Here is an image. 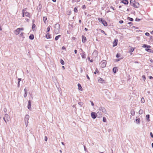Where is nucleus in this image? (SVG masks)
<instances>
[{
  "instance_id": "1",
  "label": "nucleus",
  "mask_w": 153,
  "mask_h": 153,
  "mask_svg": "<svg viewBox=\"0 0 153 153\" xmlns=\"http://www.w3.org/2000/svg\"><path fill=\"white\" fill-rule=\"evenodd\" d=\"M60 25L58 23H57L55 25V33L56 34L58 33L60 29Z\"/></svg>"
},
{
  "instance_id": "2",
  "label": "nucleus",
  "mask_w": 153,
  "mask_h": 153,
  "mask_svg": "<svg viewBox=\"0 0 153 153\" xmlns=\"http://www.w3.org/2000/svg\"><path fill=\"white\" fill-rule=\"evenodd\" d=\"M29 118V116L28 114H27L26 115L25 118V123L26 125V127H27L28 125V120Z\"/></svg>"
},
{
  "instance_id": "3",
  "label": "nucleus",
  "mask_w": 153,
  "mask_h": 153,
  "mask_svg": "<svg viewBox=\"0 0 153 153\" xmlns=\"http://www.w3.org/2000/svg\"><path fill=\"white\" fill-rule=\"evenodd\" d=\"M3 119L4 121L7 123V121H9L10 119L9 116L8 114H5L3 117Z\"/></svg>"
},
{
  "instance_id": "4",
  "label": "nucleus",
  "mask_w": 153,
  "mask_h": 153,
  "mask_svg": "<svg viewBox=\"0 0 153 153\" xmlns=\"http://www.w3.org/2000/svg\"><path fill=\"white\" fill-rule=\"evenodd\" d=\"M131 5L135 8H138L139 7L140 5L139 3L135 2Z\"/></svg>"
},
{
  "instance_id": "5",
  "label": "nucleus",
  "mask_w": 153,
  "mask_h": 153,
  "mask_svg": "<svg viewBox=\"0 0 153 153\" xmlns=\"http://www.w3.org/2000/svg\"><path fill=\"white\" fill-rule=\"evenodd\" d=\"M106 62L105 60H103L102 61H101L100 63V65L101 67L104 68H105L106 66Z\"/></svg>"
},
{
  "instance_id": "6",
  "label": "nucleus",
  "mask_w": 153,
  "mask_h": 153,
  "mask_svg": "<svg viewBox=\"0 0 153 153\" xmlns=\"http://www.w3.org/2000/svg\"><path fill=\"white\" fill-rule=\"evenodd\" d=\"M99 109L102 111L105 114H106L107 113V111L103 107H100L99 108Z\"/></svg>"
},
{
  "instance_id": "7",
  "label": "nucleus",
  "mask_w": 153,
  "mask_h": 153,
  "mask_svg": "<svg viewBox=\"0 0 153 153\" xmlns=\"http://www.w3.org/2000/svg\"><path fill=\"white\" fill-rule=\"evenodd\" d=\"M91 116L92 118L95 119L97 117V114L95 112H92L91 113Z\"/></svg>"
},
{
  "instance_id": "8",
  "label": "nucleus",
  "mask_w": 153,
  "mask_h": 153,
  "mask_svg": "<svg viewBox=\"0 0 153 153\" xmlns=\"http://www.w3.org/2000/svg\"><path fill=\"white\" fill-rule=\"evenodd\" d=\"M81 50L82 51V53H80V55L81 56L82 58L83 59H85L86 58V55L85 54V52L83 51L82 50V49H81Z\"/></svg>"
},
{
  "instance_id": "9",
  "label": "nucleus",
  "mask_w": 153,
  "mask_h": 153,
  "mask_svg": "<svg viewBox=\"0 0 153 153\" xmlns=\"http://www.w3.org/2000/svg\"><path fill=\"white\" fill-rule=\"evenodd\" d=\"M28 105H27V108H28L30 110H31V102L30 100H29L28 101Z\"/></svg>"
},
{
  "instance_id": "10",
  "label": "nucleus",
  "mask_w": 153,
  "mask_h": 153,
  "mask_svg": "<svg viewBox=\"0 0 153 153\" xmlns=\"http://www.w3.org/2000/svg\"><path fill=\"white\" fill-rule=\"evenodd\" d=\"M82 41L83 43H85L87 40L86 37L83 35L82 36Z\"/></svg>"
},
{
  "instance_id": "11",
  "label": "nucleus",
  "mask_w": 153,
  "mask_h": 153,
  "mask_svg": "<svg viewBox=\"0 0 153 153\" xmlns=\"http://www.w3.org/2000/svg\"><path fill=\"white\" fill-rule=\"evenodd\" d=\"M101 22L104 26L105 27L107 26L108 24L106 21L104 20H103Z\"/></svg>"
},
{
  "instance_id": "12",
  "label": "nucleus",
  "mask_w": 153,
  "mask_h": 153,
  "mask_svg": "<svg viewBox=\"0 0 153 153\" xmlns=\"http://www.w3.org/2000/svg\"><path fill=\"white\" fill-rule=\"evenodd\" d=\"M121 2L125 5L128 4V1L127 0H122Z\"/></svg>"
},
{
  "instance_id": "13",
  "label": "nucleus",
  "mask_w": 153,
  "mask_h": 153,
  "mask_svg": "<svg viewBox=\"0 0 153 153\" xmlns=\"http://www.w3.org/2000/svg\"><path fill=\"white\" fill-rule=\"evenodd\" d=\"M140 120L139 118L138 117H136V119L135 120V122L137 124H139L140 123Z\"/></svg>"
},
{
  "instance_id": "14",
  "label": "nucleus",
  "mask_w": 153,
  "mask_h": 153,
  "mask_svg": "<svg viewBox=\"0 0 153 153\" xmlns=\"http://www.w3.org/2000/svg\"><path fill=\"white\" fill-rule=\"evenodd\" d=\"M20 32V31L19 30V29L18 28L16 30H15L14 31L16 35H17L18 34H19Z\"/></svg>"
},
{
  "instance_id": "15",
  "label": "nucleus",
  "mask_w": 153,
  "mask_h": 153,
  "mask_svg": "<svg viewBox=\"0 0 153 153\" xmlns=\"http://www.w3.org/2000/svg\"><path fill=\"white\" fill-rule=\"evenodd\" d=\"M118 40L117 39L114 40L113 42V46L114 47L117 45V44Z\"/></svg>"
},
{
  "instance_id": "16",
  "label": "nucleus",
  "mask_w": 153,
  "mask_h": 153,
  "mask_svg": "<svg viewBox=\"0 0 153 153\" xmlns=\"http://www.w3.org/2000/svg\"><path fill=\"white\" fill-rule=\"evenodd\" d=\"M98 82L100 83H102L104 80L102 79V78H100V77H99L98 78Z\"/></svg>"
},
{
  "instance_id": "17",
  "label": "nucleus",
  "mask_w": 153,
  "mask_h": 153,
  "mask_svg": "<svg viewBox=\"0 0 153 153\" xmlns=\"http://www.w3.org/2000/svg\"><path fill=\"white\" fill-rule=\"evenodd\" d=\"M142 47L144 48H149L151 47V46L150 45H147L144 44L142 46Z\"/></svg>"
},
{
  "instance_id": "18",
  "label": "nucleus",
  "mask_w": 153,
  "mask_h": 153,
  "mask_svg": "<svg viewBox=\"0 0 153 153\" xmlns=\"http://www.w3.org/2000/svg\"><path fill=\"white\" fill-rule=\"evenodd\" d=\"M134 48L131 46L130 48L129 49V52L132 53L134 51Z\"/></svg>"
},
{
  "instance_id": "19",
  "label": "nucleus",
  "mask_w": 153,
  "mask_h": 153,
  "mask_svg": "<svg viewBox=\"0 0 153 153\" xmlns=\"http://www.w3.org/2000/svg\"><path fill=\"white\" fill-rule=\"evenodd\" d=\"M46 37L47 39L51 38V36L49 33H47L46 35Z\"/></svg>"
},
{
  "instance_id": "20",
  "label": "nucleus",
  "mask_w": 153,
  "mask_h": 153,
  "mask_svg": "<svg viewBox=\"0 0 153 153\" xmlns=\"http://www.w3.org/2000/svg\"><path fill=\"white\" fill-rule=\"evenodd\" d=\"M117 71V67H114L113 68V71L114 73H116Z\"/></svg>"
},
{
  "instance_id": "21",
  "label": "nucleus",
  "mask_w": 153,
  "mask_h": 153,
  "mask_svg": "<svg viewBox=\"0 0 153 153\" xmlns=\"http://www.w3.org/2000/svg\"><path fill=\"white\" fill-rule=\"evenodd\" d=\"M29 38L31 40H33L34 38V35L32 34H30L29 36Z\"/></svg>"
},
{
  "instance_id": "22",
  "label": "nucleus",
  "mask_w": 153,
  "mask_h": 153,
  "mask_svg": "<svg viewBox=\"0 0 153 153\" xmlns=\"http://www.w3.org/2000/svg\"><path fill=\"white\" fill-rule=\"evenodd\" d=\"M150 115L149 114H147L146 115V118L148 122H149L150 121V120L149 119Z\"/></svg>"
},
{
  "instance_id": "23",
  "label": "nucleus",
  "mask_w": 153,
  "mask_h": 153,
  "mask_svg": "<svg viewBox=\"0 0 153 153\" xmlns=\"http://www.w3.org/2000/svg\"><path fill=\"white\" fill-rule=\"evenodd\" d=\"M131 114L132 116H134L135 115V111L134 109H132L131 111Z\"/></svg>"
},
{
  "instance_id": "24",
  "label": "nucleus",
  "mask_w": 153,
  "mask_h": 153,
  "mask_svg": "<svg viewBox=\"0 0 153 153\" xmlns=\"http://www.w3.org/2000/svg\"><path fill=\"white\" fill-rule=\"evenodd\" d=\"M78 87L79 90L82 91V87L81 85L79 83L78 84Z\"/></svg>"
},
{
  "instance_id": "25",
  "label": "nucleus",
  "mask_w": 153,
  "mask_h": 153,
  "mask_svg": "<svg viewBox=\"0 0 153 153\" xmlns=\"http://www.w3.org/2000/svg\"><path fill=\"white\" fill-rule=\"evenodd\" d=\"M25 15L26 16L28 17H30V13L27 12H25Z\"/></svg>"
},
{
  "instance_id": "26",
  "label": "nucleus",
  "mask_w": 153,
  "mask_h": 153,
  "mask_svg": "<svg viewBox=\"0 0 153 153\" xmlns=\"http://www.w3.org/2000/svg\"><path fill=\"white\" fill-rule=\"evenodd\" d=\"M92 54L97 56V50H94Z\"/></svg>"
},
{
  "instance_id": "27",
  "label": "nucleus",
  "mask_w": 153,
  "mask_h": 153,
  "mask_svg": "<svg viewBox=\"0 0 153 153\" xmlns=\"http://www.w3.org/2000/svg\"><path fill=\"white\" fill-rule=\"evenodd\" d=\"M61 36L60 35H58L57 36H56V37H55V40L56 41H57V40L59 39V37H61Z\"/></svg>"
},
{
  "instance_id": "28",
  "label": "nucleus",
  "mask_w": 153,
  "mask_h": 153,
  "mask_svg": "<svg viewBox=\"0 0 153 153\" xmlns=\"http://www.w3.org/2000/svg\"><path fill=\"white\" fill-rule=\"evenodd\" d=\"M36 27V26L35 24H33L32 26V29L33 31H34V30H35V29H34Z\"/></svg>"
},
{
  "instance_id": "29",
  "label": "nucleus",
  "mask_w": 153,
  "mask_h": 153,
  "mask_svg": "<svg viewBox=\"0 0 153 153\" xmlns=\"http://www.w3.org/2000/svg\"><path fill=\"white\" fill-rule=\"evenodd\" d=\"M135 2V0H130V4L131 5Z\"/></svg>"
},
{
  "instance_id": "30",
  "label": "nucleus",
  "mask_w": 153,
  "mask_h": 153,
  "mask_svg": "<svg viewBox=\"0 0 153 153\" xmlns=\"http://www.w3.org/2000/svg\"><path fill=\"white\" fill-rule=\"evenodd\" d=\"M145 50L146 51H147V52H150V53L152 51L151 49H148V48H146V49H145Z\"/></svg>"
},
{
  "instance_id": "31",
  "label": "nucleus",
  "mask_w": 153,
  "mask_h": 153,
  "mask_svg": "<svg viewBox=\"0 0 153 153\" xmlns=\"http://www.w3.org/2000/svg\"><path fill=\"white\" fill-rule=\"evenodd\" d=\"M127 19L129 20L130 21H133V20H134V19H133L132 18H130V17H128V18H127Z\"/></svg>"
},
{
  "instance_id": "32",
  "label": "nucleus",
  "mask_w": 153,
  "mask_h": 153,
  "mask_svg": "<svg viewBox=\"0 0 153 153\" xmlns=\"http://www.w3.org/2000/svg\"><path fill=\"white\" fill-rule=\"evenodd\" d=\"M143 112V111L142 109H140L139 112V114H142Z\"/></svg>"
},
{
  "instance_id": "33",
  "label": "nucleus",
  "mask_w": 153,
  "mask_h": 153,
  "mask_svg": "<svg viewBox=\"0 0 153 153\" xmlns=\"http://www.w3.org/2000/svg\"><path fill=\"white\" fill-rule=\"evenodd\" d=\"M60 63L62 65H64L65 64L64 61L62 59H60Z\"/></svg>"
},
{
  "instance_id": "34",
  "label": "nucleus",
  "mask_w": 153,
  "mask_h": 153,
  "mask_svg": "<svg viewBox=\"0 0 153 153\" xmlns=\"http://www.w3.org/2000/svg\"><path fill=\"white\" fill-rule=\"evenodd\" d=\"M141 102L142 103H143L145 102V100L143 97H142L141 100Z\"/></svg>"
},
{
  "instance_id": "35",
  "label": "nucleus",
  "mask_w": 153,
  "mask_h": 153,
  "mask_svg": "<svg viewBox=\"0 0 153 153\" xmlns=\"http://www.w3.org/2000/svg\"><path fill=\"white\" fill-rule=\"evenodd\" d=\"M102 121L104 122H106V118L105 117H103Z\"/></svg>"
},
{
  "instance_id": "36",
  "label": "nucleus",
  "mask_w": 153,
  "mask_h": 153,
  "mask_svg": "<svg viewBox=\"0 0 153 153\" xmlns=\"http://www.w3.org/2000/svg\"><path fill=\"white\" fill-rule=\"evenodd\" d=\"M43 20L45 22V21L47 20V18L46 17H43Z\"/></svg>"
},
{
  "instance_id": "37",
  "label": "nucleus",
  "mask_w": 153,
  "mask_h": 153,
  "mask_svg": "<svg viewBox=\"0 0 153 153\" xmlns=\"http://www.w3.org/2000/svg\"><path fill=\"white\" fill-rule=\"evenodd\" d=\"M98 19L100 22H101L103 20L102 18H98Z\"/></svg>"
},
{
  "instance_id": "38",
  "label": "nucleus",
  "mask_w": 153,
  "mask_h": 153,
  "mask_svg": "<svg viewBox=\"0 0 153 153\" xmlns=\"http://www.w3.org/2000/svg\"><path fill=\"white\" fill-rule=\"evenodd\" d=\"M74 12L76 13L77 12H78L77 9L76 7H75L74 8Z\"/></svg>"
},
{
  "instance_id": "39",
  "label": "nucleus",
  "mask_w": 153,
  "mask_h": 153,
  "mask_svg": "<svg viewBox=\"0 0 153 153\" xmlns=\"http://www.w3.org/2000/svg\"><path fill=\"white\" fill-rule=\"evenodd\" d=\"M24 10H22V17H24L25 16V12H24Z\"/></svg>"
},
{
  "instance_id": "40",
  "label": "nucleus",
  "mask_w": 153,
  "mask_h": 153,
  "mask_svg": "<svg viewBox=\"0 0 153 153\" xmlns=\"http://www.w3.org/2000/svg\"><path fill=\"white\" fill-rule=\"evenodd\" d=\"M143 79L145 81L146 79V77L145 75H143L142 76Z\"/></svg>"
},
{
  "instance_id": "41",
  "label": "nucleus",
  "mask_w": 153,
  "mask_h": 153,
  "mask_svg": "<svg viewBox=\"0 0 153 153\" xmlns=\"http://www.w3.org/2000/svg\"><path fill=\"white\" fill-rule=\"evenodd\" d=\"M128 24L130 26H131L133 25V23L131 22H129L128 23Z\"/></svg>"
},
{
  "instance_id": "42",
  "label": "nucleus",
  "mask_w": 153,
  "mask_h": 153,
  "mask_svg": "<svg viewBox=\"0 0 153 153\" xmlns=\"http://www.w3.org/2000/svg\"><path fill=\"white\" fill-rule=\"evenodd\" d=\"M97 73H99V71L97 70V68L96 69V71L94 72V73L95 74H97Z\"/></svg>"
},
{
  "instance_id": "43",
  "label": "nucleus",
  "mask_w": 153,
  "mask_h": 153,
  "mask_svg": "<svg viewBox=\"0 0 153 153\" xmlns=\"http://www.w3.org/2000/svg\"><path fill=\"white\" fill-rule=\"evenodd\" d=\"M50 26L48 27L47 28V32H49L50 30Z\"/></svg>"
},
{
  "instance_id": "44",
  "label": "nucleus",
  "mask_w": 153,
  "mask_h": 153,
  "mask_svg": "<svg viewBox=\"0 0 153 153\" xmlns=\"http://www.w3.org/2000/svg\"><path fill=\"white\" fill-rule=\"evenodd\" d=\"M141 20V19L136 18L135 19V21L136 22H139Z\"/></svg>"
},
{
  "instance_id": "45",
  "label": "nucleus",
  "mask_w": 153,
  "mask_h": 153,
  "mask_svg": "<svg viewBox=\"0 0 153 153\" xmlns=\"http://www.w3.org/2000/svg\"><path fill=\"white\" fill-rule=\"evenodd\" d=\"M27 92H26L25 93L24 97L25 98H26V97L27 96Z\"/></svg>"
},
{
  "instance_id": "46",
  "label": "nucleus",
  "mask_w": 153,
  "mask_h": 153,
  "mask_svg": "<svg viewBox=\"0 0 153 153\" xmlns=\"http://www.w3.org/2000/svg\"><path fill=\"white\" fill-rule=\"evenodd\" d=\"M18 28L19 29L20 31L21 30H24V28L23 27L19 28Z\"/></svg>"
},
{
  "instance_id": "47",
  "label": "nucleus",
  "mask_w": 153,
  "mask_h": 153,
  "mask_svg": "<svg viewBox=\"0 0 153 153\" xmlns=\"http://www.w3.org/2000/svg\"><path fill=\"white\" fill-rule=\"evenodd\" d=\"M145 35L147 36H149L150 35L149 33L148 32L145 33Z\"/></svg>"
},
{
  "instance_id": "48",
  "label": "nucleus",
  "mask_w": 153,
  "mask_h": 153,
  "mask_svg": "<svg viewBox=\"0 0 153 153\" xmlns=\"http://www.w3.org/2000/svg\"><path fill=\"white\" fill-rule=\"evenodd\" d=\"M84 150L85 151V152H87V150L86 149V147L85 146H84Z\"/></svg>"
},
{
  "instance_id": "49",
  "label": "nucleus",
  "mask_w": 153,
  "mask_h": 153,
  "mask_svg": "<svg viewBox=\"0 0 153 153\" xmlns=\"http://www.w3.org/2000/svg\"><path fill=\"white\" fill-rule=\"evenodd\" d=\"M90 102L91 103V105L92 106H93L94 105V103H93V101H90Z\"/></svg>"
},
{
  "instance_id": "50",
  "label": "nucleus",
  "mask_w": 153,
  "mask_h": 153,
  "mask_svg": "<svg viewBox=\"0 0 153 153\" xmlns=\"http://www.w3.org/2000/svg\"><path fill=\"white\" fill-rule=\"evenodd\" d=\"M101 32L102 33H104V34H105L106 35H107V34L106 33H105V31L103 30H101Z\"/></svg>"
},
{
  "instance_id": "51",
  "label": "nucleus",
  "mask_w": 153,
  "mask_h": 153,
  "mask_svg": "<svg viewBox=\"0 0 153 153\" xmlns=\"http://www.w3.org/2000/svg\"><path fill=\"white\" fill-rule=\"evenodd\" d=\"M78 104L81 106L82 104H83V103L82 102H79L78 103Z\"/></svg>"
},
{
  "instance_id": "52",
  "label": "nucleus",
  "mask_w": 153,
  "mask_h": 153,
  "mask_svg": "<svg viewBox=\"0 0 153 153\" xmlns=\"http://www.w3.org/2000/svg\"><path fill=\"white\" fill-rule=\"evenodd\" d=\"M86 8V7H85V6L84 5H83L82 6V8L83 9H85Z\"/></svg>"
},
{
  "instance_id": "53",
  "label": "nucleus",
  "mask_w": 153,
  "mask_h": 153,
  "mask_svg": "<svg viewBox=\"0 0 153 153\" xmlns=\"http://www.w3.org/2000/svg\"><path fill=\"white\" fill-rule=\"evenodd\" d=\"M120 56L119 54L118 53H117L116 55V57L117 58H119Z\"/></svg>"
},
{
  "instance_id": "54",
  "label": "nucleus",
  "mask_w": 153,
  "mask_h": 153,
  "mask_svg": "<svg viewBox=\"0 0 153 153\" xmlns=\"http://www.w3.org/2000/svg\"><path fill=\"white\" fill-rule=\"evenodd\" d=\"M150 135L151 136V137H153V134L152 132H150Z\"/></svg>"
},
{
  "instance_id": "55",
  "label": "nucleus",
  "mask_w": 153,
  "mask_h": 153,
  "mask_svg": "<svg viewBox=\"0 0 153 153\" xmlns=\"http://www.w3.org/2000/svg\"><path fill=\"white\" fill-rule=\"evenodd\" d=\"M123 22V20H120L119 21V23L120 24H122Z\"/></svg>"
},
{
  "instance_id": "56",
  "label": "nucleus",
  "mask_w": 153,
  "mask_h": 153,
  "mask_svg": "<svg viewBox=\"0 0 153 153\" xmlns=\"http://www.w3.org/2000/svg\"><path fill=\"white\" fill-rule=\"evenodd\" d=\"M47 139H48V138H47V137L46 136H45V141H46L47 140Z\"/></svg>"
},
{
  "instance_id": "57",
  "label": "nucleus",
  "mask_w": 153,
  "mask_h": 153,
  "mask_svg": "<svg viewBox=\"0 0 153 153\" xmlns=\"http://www.w3.org/2000/svg\"><path fill=\"white\" fill-rule=\"evenodd\" d=\"M80 72L81 73H82L83 71V70H82V68H80Z\"/></svg>"
},
{
  "instance_id": "58",
  "label": "nucleus",
  "mask_w": 153,
  "mask_h": 153,
  "mask_svg": "<svg viewBox=\"0 0 153 153\" xmlns=\"http://www.w3.org/2000/svg\"><path fill=\"white\" fill-rule=\"evenodd\" d=\"M86 77L88 79H90V78L87 74L86 75Z\"/></svg>"
},
{
  "instance_id": "59",
  "label": "nucleus",
  "mask_w": 153,
  "mask_h": 153,
  "mask_svg": "<svg viewBox=\"0 0 153 153\" xmlns=\"http://www.w3.org/2000/svg\"><path fill=\"white\" fill-rule=\"evenodd\" d=\"M7 109L6 108H4V111L5 112H6L7 111Z\"/></svg>"
},
{
  "instance_id": "60",
  "label": "nucleus",
  "mask_w": 153,
  "mask_h": 153,
  "mask_svg": "<svg viewBox=\"0 0 153 153\" xmlns=\"http://www.w3.org/2000/svg\"><path fill=\"white\" fill-rule=\"evenodd\" d=\"M149 78L150 79H153V77L151 76H149Z\"/></svg>"
},
{
  "instance_id": "61",
  "label": "nucleus",
  "mask_w": 153,
  "mask_h": 153,
  "mask_svg": "<svg viewBox=\"0 0 153 153\" xmlns=\"http://www.w3.org/2000/svg\"><path fill=\"white\" fill-rule=\"evenodd\" d=\"M20 82H18V87H19L20 86Z\"/></svg>"
},
{
  "instance_id": "62",
  "label": "nucleus",
  "mask_w": 153,
  "mask_h": 153,
  "mask_svg": "<svg viewBox=\"0 0 153 153\" xmlns=\"http://www.w3.org/2000/svg\"><path fill=\"white\" fill-rule=\"evenodd\" d=\"M18 82H20V81H21L22 79H21V78H18Z\"/></svg>"
},
{
  "instance_id": "63",
  "label": "nucleus",
  "mask_w": 153,
  "mask_h": 153,
  "mask_svg": "<svg viewBox=\"0 0 153 153\" xmlns=\"http://www.w3.org/2000/svg\"><path fill=\"white\" fill-rule=\"evenodd\" d=\"M74 51L75 53L76 54L77 53V51L76 50H75Z\"/></svg>"
},
{
  "instance_id": "64",
  "label": "nucleus",
  "mask_w": 153,
  "mask_h": 153,
  "mask_svg": "<svg viewBox=\"0 0 153 153\" xmlns=\"http://www.w3.org/2000/svg\"><path fill=\"white\" fill-rule=\"evenodd\" d=\"M24 92H25H25H27V90H26V89H25H25H24Z\"/></svg>"
}]
</instances>
